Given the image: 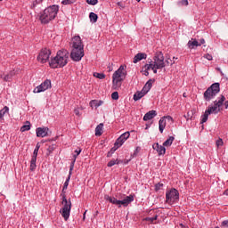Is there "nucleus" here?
I'll return each instance as SVG.
<instances>
[{"label":"nucleus","mask_w":228,"mask_h":228,"mask_svg":"<svg viewBox=\"0 0 228 228\" xmlns=\"http://www.w3.org/2000/svg\"><path fill=\"white\" fill-rule=\"evenodd\" d=\"M10 111V108L8 106H4L1 110H0V122L1 120H4V115Z\"/></svg>","instance_id":"nucleus-25"},{"label":"nucleus","mask_w":228,"mask_h":228,"mask_svg":"<svg viewBox=\"0 0 228 228\" xmlns=\"http://www.w3.org/2000/svg\"><path fill=\"white\" fill-rule=\"evenodd\" d=\"M104 200H108V202H110V204H114L115 206H118V208H122V206H124V208H127V206H129V204H131V202L134 200V196L133 195L126 196L122 200H117L115 197L105 195Z\"/></svg>","instance_id":"nucleus-6"},{"label":"nucleus","mask_w":228,"mask_h":228,"mask_svg":"<svg viewBox=\"0 0 228 228\" xmlns=\"http://www.w3.org/2000/svg\"><path fill=\"white\" fill-rule=\"evenodd\" d=\"M117 149H118V148H117V147H115V149L112 148L110 152H111L113 154V152H115V151H117Z\"/></svg>","instance_id":"nucleus-51"},{"label":"nucleus","mask_w":228,"mask_h":228,"mask_svg":"<svg viewBox=\"0 0 228 228\" xmlns=\"http://www.w3.org/2000/svg\"><path fill=\"white\" fill-rule=\"evenodd\" d=\"M37 136L38 138H45L49 134V128L47 127H38L36 129Z\"/></svg>","instance_id":"nucleus-15"},{"label":"nucleus","mask_w":228,"mask_h":228,"mask_svg":"<svg viewBox=\"0 0 228 228\" xmlns=\"http://www.w3.org/2000/svg\"><path fill=\"white\" fill-rule=\"evenodd\" d=\"M162 118H164V120H172V118L170 116H165Z\"/></svg>","instance_id":"nucleus-49"},{"label":"nucleus","mask_w":228,"mask_h":228,"mask_svg":"<svg viewBox=\"0 0 228 228\" xmlns=\"http://www.w3.org/2000/svg\"><path fill=\"white\" fill-rule=\"evenodd\" d=\"M49 56H51V50L44 48L40 51L37 56V61L40 63H47L49 61Z\"/></svg>","instance_id":"nucleus-11"},{"label":"nucleus","mask_w":228,"mask_h":228,"mask_svg":"<svg viewBox=\"0 0 228 228\" xmlns=\"http://www.w3.org/2000/svg\"><path fill=\"white\" fill-rule=\"evenodd\" d=\"M55 147L54 145H52V146H48L47 148V156H49L53 151H54Z\"/></svg>","instance_id":"nucleus-37"},{"label":"nucleus","mask_w":228,"mask_h":228,"mask_svg":"<svg viewBox=\"0 0 228 228\" xmlns=\"http://www.w3.org/2000/svg\"><path fill=\"white\" fill-rule=\"evenodd\" d=\"M87 4H92L94 6V4H97L98 1L97 0H86Z\"/></svg>","instance_id":"nucleus-42"},{"label":"nucleus","mask_w":228,"mask_h":228,"mask_svg":"<svg viewBox=\"0 0 228 228\" xmlns=\"http://www.w3.org/2000/svg\"><path fill=\"white\" fill-rule=\"evenodd\" d=\"M142 60H147V53H139L134 57V63H138V61H142Z\"/></svg>","instance_id":"nucleus-18"},{"label":"nucleus","mask_w":228,"mask_h":228,"mask_svg":"<svg viewBox=\"0 0 228 228\" xmlns=\"http://www.w3.org/2000/svg\"><path fill=\"white\" fill-rule=\"evenodd\" d=\"M203 58H205L206 60H208V61H211L213 60V55L207 53L203 56Z\"/></svg>","instance_id":"nucleus-40"},{"label":"nucleus","mask_w":228,"mask_h":228,"mask_svg":"<svg viewBox=\"0 0 228 228\" xmlns=\"http://www.w3.org/2000/svg\"><path fill=\"white\" fill-rule=\"evenodd\" d=\"M103 103H104V102H102V101L92 100L90 102V106H91V108H99V106H102Z\"/></svg>","instance_id":"nucleus-22"},{"label":"nucleus","mask_w":228,"mask_h":228,"mask_svg":"<svg viewBox=\"0 0 228 228\" xmlns=\"http://www.w3.org/2000/svg\"><path fill=\"white\" fill-rule=\"evenodd\" d=\"M144 220L151 224H158V215H155L153 217H146Z\"/></svg>","instance_id":"nucleus-30"},{"label":"nucleus","mask_w":228,"mask_h":228,"mask_svg":"<svg viewBox=\"0 0 228 228\" xmlns=\"http://www.w3.org/2000/svg\"><path fill=\"white\" fill-rule=\"evenodd\" d=\"M219 92H220V84H218V83L213 84L204 93L205 101L209 102V101H211V99L216 97V94H219Z\"/></svg>","instance_id":"nucleus-8"},{"label":"nucleus","mask_w":228,"mask_h":228,"mask_svg":"<svg viewBox=\"0 0 228 228\" xmlns=\"http://www.w3.org/2000/svg\"><path fill=\"white\" fill-rule=\"evenodd\" d=\"M129 136H131V134H129V132H125L124 134H122L116 140L114 147H116V149H119V147H122V145H124L125 142L129 138Z\"/></svg>","instance_id":"nucleus-12"},{"label":"nucleus","mask_w":228,"mask_h":228,"mask_svg":"<svg viewBox=\"0 0 228 228\" xmlns=\"http://www.w3.org/2000/svg\"><path fill=\"white\" fill-rule=\"evenodd\" d=\"M35 150H36V151H39V150H40V144H39V143L37 144Z\"/></svg>","instance_id":"nucleus-50"},{"label":"nucleus","mask_w":228,"mask_h":228,"mask_svg":"<svg viewBox=\"0 0 228 228\" xmlns=\"http://www.w3.org/2000/svg\"><path fill=\"white\" fill-rule=\"evenodd\" d=\"M147 95L142 90V91H137L134 94V101H140V99H142V97Z\"/></svg>","instance_id":"nucleus-24"},{"label":"nucleus","mask_w":228,"mask_h":228,"mask_svg":"<svg viewBox=\"0 0 228 228\" xmlns=\"http://www.w3.org/2000/svg\"><path fill=\"white\" fill-rule=\"evenodd\" d=\"M166 63L167 65H174V63H175V61H172V60H170V57L167 56Z\"/></svg>","instance_id":"nucleus-39"},{"label":"nucleus","mask_w":228,"mask_h":228,"mask_svg":"<svg viewBox=\"0 0 228 228\" xmlns=\"http://www.w3.org/2000/svg\"><path fill=\"white\" fill-rule=\"evenodd\" d=\"M154 151H157L159 156H164L165 152H167V149L165 146L159 145V143H155L152 145Z\"/></svg>","instance_id":"nucleus-17"},{"label":"nucleus","mask_w":228,"mask_h":228,"mask_svg":"<svg viewBox=\"0 0 228 228\" xmlns=\"http://www.w3.org/2000/svg\"><path fill=\"white\" fill-rule=\"evenodd\" d=\"M179 201V191L176 189H171L166 192V202L167 204H175Z\"/></svg>","instance_id":"nucleus-9"},{"label":"nucleus","mask_w":228,"mask_h":228,"mask_svg":"<svg viewBox=\"0 0 228 228\" xmlns=\"http://www.w3.org/2000/svg\"><path fill=\"white\" fill-rule=\"evenodd\" d=\"M42 0H36V3L38 4L40 3Z\"/></svg>","instance_id":"nucleus-55"},{"label":"nucleus","mask_w":228,"mask_h":228,"mask_svg":"<svg viewBox=\"0 0 228 228\" xmlns=\"http://www.w3.org/2000/svg\"><path fill=\"white\" fill-rule=\"evenodd\" d=\"M161 188H163V183H157L156 185H155V190H156V191H159V190H161Z\"/></svg>","instance_id":"nucleus-44"},{"label":"nucleus","mask_w":228,"mask_h":228,"mask_svg":"<svg viewBox=\"0 0 228 228\" xmlns=\"http://www.w3.org/2000/svg\"><path fill=\"white\" fill-rule=\"evenodd\" d=\"M178 4H180V6H188V0H182Z\"/></svg>","instance_id":"nucleus-43"},{"label":"nucleus","mask_w":228,"mask_h":228,"mask_svg":"<svg viewBox=\"0 0 228 228\" xmlns=\"http://www.w3.org/2000/svg\"><path fill=\"white\" fill-rule=\"evenodd\" d=\"M216 147H222V145H224V141L222 139H218L216 142Z\"/></svg>","instance_id":"nucleus-41"},{"label":"nucleus","mask_w":228,"mask_h":228,"mask_svg":"<svg viewBox=\"0 0 228 228\" xmlns=\"http://www.w3.org/2000/svg\"><path fill=\"white\" fill-rule=\"evenodd\" d=\"M126 72L124 69V66H120L118 70L112 75V88L118 90L122 86V81L126 79Z\"/></svg>","instance_id":"nucleus-5"},{"label":"nucleus","mask_w":228,"mask_h":228,"mask_svg":"<svg viewBox=\"0 0 228 228\" xmlns=\"http://www.w3.org/2000/svg\"><path fill=\"white\" fill-rule=\"evenodd\" d=\"M157 115H158V112H156V110H150L144 115L143 120L145 122H147V120H152V118H154V117H156Z\"/></svg>","instance_id":"nucleus-19"},{"label":"nucleus","mask_w":228,"mask_h":228,"mask_svg":"<svg viewBox=\"0 0 228 228\" xmlns=\"http://www.w3.org/2000/svg\"><path fill=\"white\" fill-rule=\"evenodd\" d=\"M79 154H81V149L76 150L75 154L73 155L74 160L72 161V163H76V158H77Z\"/></svg>","instance_id":"nucleus-35"},{"label":"nucleus","mask_w":228,"mask_h":228,"mask_svg":"<svg viewBox=\"0 0 228 228\" xmlns=\"http://www.w3.org/2000/svg\"><path fill=\"white\" fill-rule=\"evenodd\" d=\"M111 154L112 153L110 151H109L108 154H107V158H111Z\"/></svg>","instance_id":"nucleus-52"},{"label":"nucleus","mask_w":228,"mask_h":228,"mask_svg":"<svg viewBox=\"0 0 228 228\" xmlns=\"http://www.w3.org/2000/svg\"><path fill=\"white\" fill-rule=\"evenodd\" d=\"M74 113L75 115H77V117H81V112H79V108L75 109Z\"/></svg>","instance_id":"nucleus-47"},{"label":"nucleus","mask_w":228,"mask_h":228,"mask_svg":"<svg viewBox=\"0 0 228 228\" xmlns=\"http://www.w3.org/2000/svg\"><path fill=\"white\" fill-rule=\"evenodd\" d=\"M224 102H225V96L221 95V97L218 100H216L214 102V105L208 106V110L202 116L201 124L208 122V118L209 117V115H216L220 111V108H222Z\"/></svg>","instance_id":"nucleus-4"},{"label":"nucleus","mask_w":228,"mask_h":228,"mask_svg":"<svg viewBox=\"0 0 228 228\" xmlns=\"http://www.w3.org/2000/svg\"><path fill=\"white\" fill-rule=\"evenodd\" d=\"M111 98L114 100V101H118V92H114L111 94Z\"/></svg>","instance_id":"nucleus-38"},{"label":"nucleus","mask_w":228,"mask_h":228,"mask_svg":"<svg viewBox=\"0 0 228 228\" xmlns=\"http://www.w3.org/2000/svg\"><path fill=\"white\" fill-rule=\"evenodd\" d=\"M51 88V80L46 79L40 86H37L34 89V94H40L41 92H45V90H49Z\"/></svg>","instance_id":"nucleus-14"},{"label":"nucleus","mask_w":228,"mask_h":228,"mask_svg":"<svg viewBox=\"0 0 228 228\" xmlns=\"http://www.w3.org/2000/svg\"><path fill=\"white\" fill-rule=\"evenodd\" d=\"M147 67H149V64H145L144 67L142 68L144 69V76H149V70L147 69Z\"/></svg>","instance_id":"nucleus-45"},{"label":"nucleus","mask_w":228,"mask_h":228,"mask_svg":"<svg viewBox=\"0 0 228 228\" xmlns=\"http://www.w3.org/2000/svg\"><path fill=\"white\" fill-rule=\"evenodd\" d=\"M62 208L60 210L61 216L65 221H68L70 216V210L72 209V201L67 200L65 193L61 194Z\"/></svg>","instance_id":"nucleus-7"},{"label":"nucleus","mask_w":228,"mask_h":228,"mask_svg":"<svg viewBox=\"0 0 228 228\" xmlns=\"http://www.w3.org/2000/svg\"><path fill=\"white\" fill-rule=\"evenodd\" d=\"M152 65H154L157 69H165V56L163 55V53L157 52L153 57V62Z\"/></svg>","instance_id":"nucleus-10"},{"label":"nucleus","mask_w":228,"mask_h":228,"mask_svg":"<svg viewBox=\"0 0 228 228\" xmlns=\"http://www.w3.org/2000/svg\"><path fill=\"white\" fill-rule=\"evenodd\" d=\"M174 140H175V138L174 136H169V138L163 142V146L170 147V145H172V143H174Z\"/></svg>","instance_id":"nucleus-28"},{"label":"nucleus","mask_w":228,"mask_h":228,"mask_svg":"<svg viewBox=\"0 0 228 228\" xmlns=\"http://www.w3.org/2000/svg\"><path fill=\"white\" fill-rule=\"evenodd\" d=\"M222 228H228V221H223L221 224Z\"/></svg>","instance_id":"nucleus-46"},{"label":"nucleus","mask_w":228,"mask_h":228,"mask_svg":"<svg viewBox=\"0 0 228 228\" xmlns=\"http://www.w3.org/2000/svg\"><path fill=\"white\" fill-rule=\"evenodd\" d=\"M85 46L83 41L79 36H76L72 39V50L70 53V58L73 61H81L83 56H85Z\"/></svg>","instance_id":"nucleus-1"},{"label":"nucleus","mask_w":228,"mask_h":228,"mask_svg":"<svg viewBox=\"0 0 228 228\" xmlns=\"http://www.w3.org/2000/svg\"><path fill=\"white\" fill-rule=\"evenodd\" d=\"M104 127V124L100 123L95 128V136H102V129Z\"/></svg>","instance_id":"nucleus-23"},{"label":"nucleus","mask_w":228,"mask_h":228,"mask_svg":"<svg viewBox=\"0 0 228 228\" xmlns=\"http://www.w3.org/2000/svg\"><path fill=\"white\" fill-rule=\"evenodd\" d=\"M72 170H74V162H71V164H70L69 174L67 180L65 181V183L63 184L62 193H65V190H67V188H69V183L70 181V175H72Z\"/></svg>","instance_id":"nucleus-16"},{"label":"nucleus","mask_w":228,"mask_h":228,"mask_svg":"<svg viewBox=\"0 0 228 228\" xmlns=\"http://www.w3.org/2000/svg\"><path fill=\"white\" fill-rule=\"evenodd\" d=\"M77 0H62L61 4H74Z\"/></svg>","instance_id":"nucleus-36"},{"label":"nucleus","mask_w":228,"mask_h":228,"mask_svg":"<svg viewBox=\"0 0 228 228\" xmlns=\"http://www.w3.org/2000/svg\"><path fill=\"white\" fill-rule=\"evenodd\" d=\"M147 69L153 70V74H158V69H161V68H157L152 64V61H151L147 66Z\"/></svg>","instance_id":"nucleus-26"},{"label":"nucleus","mask_w":228,"mask_h":228,"mask_svg":"<svg viewBox=\"0 0 228 228\" xmlns=\"http://www.w3.org/2000/svg\"><path fill=\"white\" fill-rule=\"evenodd\" d=\"M89 19L91 22H97V19H99V16H97V14H95L94 12H90Z\"/></svg>","instance_id":"nucleus-32"},{"label":"nucleus","mask_w":228,"mask_h":228,"mask_svg":"<svg viewBox=\"0 0 228 228\" xmlns=\"http://www.w3.org/2000/svg\"><path fill=\"white\" fill-rule=\"evenodd\" d=\"M29 129H31V123L29 121H26L25 125L20 127L21 133H24L25 131H29Z\"/></svg>","instance_id":"nucleus-27"},{"label":"nucleus","mask_w":228,"mask_h":228,"mask_svg":"<svg viewBox=\"0 0 228 228\" xmlns=\"http://www.w3.org/2000/svg\"><path fill=\"white\" fill-rule=\"evenodd\" d=\"M94 77H97L98 79H104V77H106V75H104L103 73L94 72Z\"/></svg>","instance_id":"nucleus-34"},{"label":"nucleus","mask_w":228,"mask_h":228,"mask_svg":"<svg viewBox=\"0 0 228 228\" xmlns=\"http://www.w3.org/2000/svg\"><path fill=\"white\" fill-rule=\"evenodd\" d=\"M37 168V159L32 158L30 160V170L33 172Z\"/></svg>","instance_id":"nucleus-31"},{"label":"nucleus","mask_w":228,"mask_h":228,"mask_svg":"<svg viewBox=\"0 0 228 228\" xmlns=\"http://www.w3.org/2000/svg\"><path fill=\"white\" fill-rule=\"evenodd\" d=\"M188 117H190V113H188Z\"/></svg>","instance_id":"nucleus-58"},{"label":"nucleus","mask_w":228,"mask_h":228,"mask_svg":"<svg viewBox=\"0 0 228 228\" xmlns=\"http://www.w3.org/2000/svg\"><path fill=\"white\" fill-rule=\"evenodd\" d=\"M224 106H225V109L227 110V108H228V101H226V102H224Z\"/></svg>","instance_id":"nucleus-53"},{"label":"nucleus","mask_w":228,"mask_h":228,"mask_svg":"<svg viewBox=\"0 0 228 228\" xmlns=\"http://www.w3.org/2000/svg\"><path fill=\"white\" fill-rule=\"evenodd\" d=\"M58 12H60V6H49L46 9H45L43 12H41L39 20L42 22V24H49L51 20H54V19H56Z\"/></svg>","instance_id":"nucleus-3"},{"label":"nucleus","mask_w":228,"mask_h":228,"mask_svg":"<svg viewBox=\"0 0 228 228\" xmlns=\"http://www.w3.org/2000/svg\"><path fill=\"white\" fill-rule=\"evenodd\" d=\"M165 127H167V119L165 118H161L159 121V129L160 133L165 131Z\"/></svg>","instance_id":"nucleus-21"},{"label":"nucleus","mask_w":228,"mask_h":228,"mask_svg":"<svg viewBox=\"0 0 228 228\" xmlns=\"http://www.w3.org/2000/svg\"><path fill=\"white\" fill-rule=\"evenodd\" d=\"M13 76H15V70L14 69L10 71L9 74L4 76V81H12V77H13Z\"/></svg>","instance_id":"nucleus-29"},{"label":"nucleus","mask_w":228,"mask_h":228,"mask_svg":"<svg viewBox=\"0 0 228 228\" xmlns=\"http://www.w3.org/2000/svg\"><path fill=\"white\" fill-rule=\"evenodd\" d=\"M86 216V211L84 213V220H85Z\"/></svg>","instance_id":"nucleus-54"},{"label":"nucleus","mask_w":228,"mask_h":228,"mask_svg":"<svg viewBox=\"0 0 228 228\" xmlns=\"http://www.w3.org/2000/svg\"><path fill=\"white\" fill-rule=\"evenodd\" d=\"M120 163V160H118V159H112L110 160L108 164H107V167H114V165H118Z\"/></svg>","instance_id":"nucleus-33"},{"label":"nucleus","mask_w":228,"mask_h":228,"mask_svg":"<svg viewBox=\"0 0 228 228\" xmlns=\"http://www.w3.org/2000/svg\"><path fill=\"white\" fill-rule=\"evenodd\" d=\"M69 63V51L61 50L57 52V55L51 60L49 65L52 69L65 67Z\"/></svg>","instance_id":"nucleus-2"},{"label":"nucleus","mask_w":228,"mask_h":228,"mask_svg":"<svg viewBox=\"0 0 228 228\" xmlns=\"http://www.w3.org/2000/svg\"><path fill=\"white\" fill-rule=\"evenodd\" d=\"M204 44H206V40L204 38L200 39V41L196 38H191L187 43V47H189L190 49H195L196 47H200V45H204Z\"/></svg>","instance_id":"nucleus-13"},{"label":"nucleus","mask_w":228,"mask_h":228,"mask_svg":"<svg viewBox=\"0 0 228 228\" xmlns=\"http://www.w3.org/2000/svg\"><path fill=\"white\" fill-rule=\"evenodd\" d=\"M152 83H154V79H150L142 87V91L147 94L152 88Z\"/></svg>","instance_id":"nucleus-20"},{"label":"nucleus","mask_w":228,"mask_h":228,"mask_svg":"<svg viewBox=\"0 0 228 228\" xmlns=\"http://www.w3.org/2000/svg\"><path fill=\"white\" fill-rule=\"evenodd\" d=\"M38 156V150H34L32 158L37 159V157Z\"/></svg>","instance_id":"nucleus-48"},{"label":"nucleus","mask_w":228,"mask_h":228,"mask_svg":"<svg viewBox=\"0 0 228 228\" xmlns=\"http://www.w3.org/2000/svg\"><path fill=\"white\" fill-rule=\"evenodd\" d=\"M137 1V3H140V0H136Z\"/></svg>","instance_id":"nucleus-57"},{"label":"nucleus","mask_w":228,"mask_h":228,"mask_svg":"<svg viewBox=\"0 0 228 228\" xmlns=\"http://www.w3.org/2000/svg\"><path fill=\"white\" fill-rule=\"evenodd\" d=\"M175 60H177V58H175V57H173V61H175Z\"/></svg>","instance_id":"nucleus-56"}]
</instances>
